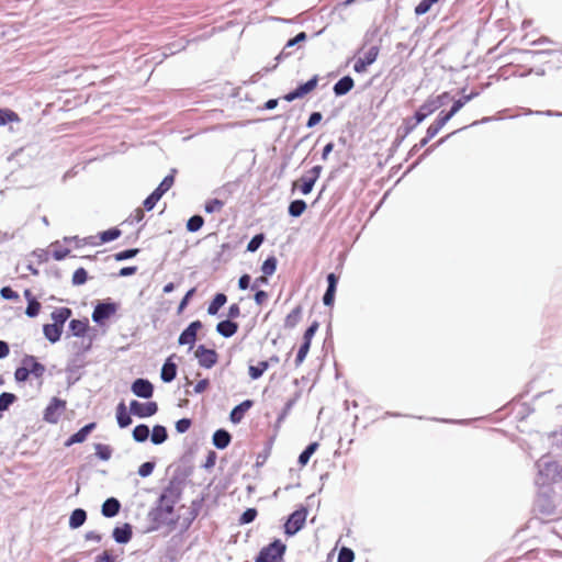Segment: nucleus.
I'll use <instances>...</instances> for the list:
<instances>
[{"mask_svg": "<svg viewBox=\"0 0 562 562\" xmlns=\"http://www.w3.org/2000/svg\"><path fill=\"white\" fill-rule=\"evenodd\" d=\"M551 50H539V52H531V50H518L514 49L509 53L510 60L506 61L505 64H502L498 66V69L496 72H494V79L496 80H507L513 76H516L518 66L514 64L517 55H526V54H549Z\"/></svg>", "mask_w": 562, "mask_h": 562, "instance_id": "nucleus-1", "label": "nucleus"}, {"mask_svg": "<svg viewBox=\"0 0 562 562\" xmlns=\"http://www.w3.org/2000/svg\"><path fill=\"white\" fill-rule=\"evenodd\" d=\"M450 99L449 92H443L437 97L428 98L415 112L414 119L416 124L422 123L427 116L436 112L439 108H441L447 100Z\"/></svg>", "mask_w": 562, "mask_h": 562, "instance_id": "nucleus-2", "label": "nucleus"}, {"mask_svg": "<svg viewBox=\"0 0 562 562\" xmlns=\"http://www.w3.org/2000/svg\"><path fill=\"white\" fill-rule=\"evenodd\" d=\"M175 173L176 169H172L171 172L162 179L154 192L144 201L145 211H151L161 196L172 188L175 183Z\"/></svg>", "mask_w": 562, "mask_h": 562, "instance_id": "nucleus-3", "label": "nucleus"}, {"mask_svg": "<svg viewBox=\"0 0 562 562\" xmlns=\"http://www.w3.org/2000/svg\"><path fill=\"white\" fill-rule=\"evenodd\" d=\"M284 552L285 544L277 539L260 550L255 562H279Z\"/></svg>", "mask_w": 562, "mask_h": 562, "instance_id": "nucleus-4", "label": "nucleus"}, {"mask_svg": "<svg viewBox=\"0 0 562 562\" xmlns=\"http://www.w3.org/2000/svg\"><path fill=\"white\" fill-rule=\"evenodd\" d=\"M306 518L307 508L304 506H300L289 516L288 520L285 521L284 533L286 536H294L305 526Z\"/></svg>", "mask_w": 562, "mask_h": 562, "instance_id": "nucleus-5", "label": "nucleus"}, {"mask_svg": "<svg viewBox=\"0 0 562 562\" xmlns=\"http://www.w3.org/2000/svg\"><path fill=\"white\" fill-rule=\"evenodd\" d=\"M321 171V166L313 167L312 169L306 171L300 179L294 181L293 188L297 189L303 194H308L312 191L316 180L318 179Z\"/></svg>", "mask_w": 562, "mask_h": 562, "instance_id": "nucleus-6", "label": "nucleus"}, {"mask_svg": "<svg viewBox=\"0 0 562 562\" xmlns=\"http://www.w3.org/2000/svg\"><path fill=\"white\" fill-rule=\"evenodd\" d=\"M317 329H318V323L315 321L305 330V333L303 335V342L300 346L296 357H295V367L296 368L300 367L304 362V360L310 351L312 338L314 337Z\"/></svg>", "mask_w": 562, "mask_h": 562, "instance_id": "nucleus-7", "label": "nucleus"}, {"mask_svg": "<svg viewBox=\"0 0 562 562\" xmlns=\"http://www.w3.org/2000/svg\"><path fill=\"white\" fill-rule=\"evenodd\" d=\"M65 409L66 401L59 397H53L44 411V420L50 424L58 423Z\"/></svg>", "mask_w": 562, "mask_h": 562, "instance_id": "nucleus-8", "label": "nucleus"}, {"mask_svg": "<svg viewBox=\"0 0 562 562\" xmlns=\"http://www.w3.org/2000/svg\"><path fill=\"white\" fill-rule=\"evenodd\" d=\"M195 357L199 364L203 368L210 369L216 364L218 355L214 349H209L203 345H200L195 350Z\"/></svg>", "mask_w": 562, "mask_h": 562, "instance_id": "nucleus-9", "label": "nucleus"}, {"mask_svg": "<svg viewBox=\"0 0 562 562\" xmlns=\"http://www.w3.org/2000/svg\"><path fill=\"white\" fill-rule=\"evenodd\" d=\"M317 82H318V77L314 76L312 79H310L305 83L300 85L295 90L286 93L283 97V99L288 102H292L295 99L303 98L306 94L311 93L313 90H315Z\"/></svg>", "mask_w": 562, "mask_h": 562, "instance_id": "nucleus-10", "label": "nucleus"}, {"mask_svg": "<svg viewBox=\"0 0 562 562\" xmlns=\"http://www.w3.org/2000/svg\"><path fill=\"white\" fill-rule=\"evenodd\" d=\"M130 409L132 414L140 418H145L155 415L158 411V405L156 402L139 403L137 401H132Z\"/></svg>", "mask_w": 562, "mask_h": 562, "instance_id": "nucleus-11", "label": "nucleus"}, {"mask_svg": "<svg viewBox=\"0 0 562 562\" xmlns=\"http://www.w3.org/2000/svg\"><path fill=\"white\" fill-rule=\"evenodd\" d=\"M379 55V47L372 46L369 48L368 52L364 53L363 57H360L356 60L353 65V70L356 72H364L367 70V67L371 64H373Z\"/></svg>", "mask_w": 562, "mask_h": 562, "instance_id": "nucleus-12", "label": "nucleus"}, {"mask_svg": "<svg viewBox=\"0 0 562 562\" xmlns=\"http://www.w3.org/2000/svg\"><path fill=\"white\" fill-rule=\"evenodd\" d=\"M202 328V323L200 321L192 322L179 336L180 345H190L192 346L196 340L198 330Z\"/></svg>", "mask_w": 562, "mask_h": 562, "instance_id": "nucleus-13", "label": "nucleus"}, {"mask_svg": "<svg viewBox=\"0 0 562 562\" xmlns=\"http://www.w3.org/2000/svg\"><path fill=\"white\" fill-rule=\"evenodd\" d=\"M131 389H132V392L136 396L143 397V398H150L154 393L153 384L148 380H145V379H136L132 383Z\"/></svg>", "mask_w": 562, "mask_h": 562, "instance_id": "nucleus-14", "label": "nucleus"}, {"mask_svg": "<svg viewBox=\"0 0 562 562\" xmlns=\"http://www.w3.org/2000/svg\"><path fill=\"white\" fill-rule=\"evenodd\" d=\"M116 312V306L113 303H99L92 313V319L95 323H101L102 321L109 318Z\"/></svg>", "mask_w": 562, "mask_h": 562, "instance_id": "nucleus-15", "label": "nucleus"}, {"mask_svg": "<svg viewBox=\"0 0 562 562\" xmlns=\"http://www.w3.org/2000/svg\"><path fill=\"white\" fill-rule=\"evenodd\" d=\"M447 122L448 121L442 116V113H440L438 117L435 120V122L430 124L429 127L427 128L425 137L420 139V147L427 145L428 142L432 139L441 131V128L447 124Z\"/></svg>", "mask_w": 562, "mask_h": 562, "instance_id": "nucleus-16", "label": "nucleus"}, {"mask_svg": "<svg viewBox=\"0 0 562 562\" xmlns=\"http://www.w3.org/2000/svg\"><path fill=\"white\" fill-rule=\"evenodd\" d=\"M95 423H90L82 427L80 430H78L76 434L71 435L68 440L65 442L66 447H70L75 443L83 442L89 434L95 428Z\"/></svg>", "mask_w": 562, "mask_h": 562, "instance_id": "nucleus-17", "label": "nucleus"}, {"mask_svg": "<svg viewBox=\"0 0 562 562\" xmlns=\"http://www.w3.org/2000/svg\"><path fill=\"white\" fill-rule=\"evenodd\" d=\"M252 406V401L246 400L239 405L235 406L231 412L229 419L234 424H238L244 418L246 412Z\"/></svg>", "mask_w": 562, "mask_h": 562, "instance_id": "nucleus-18", "label": "nucleus"}, {"mask_svg": "<svg viewBox=\"0 0 562 562\" xmlns=\"http://www.w3.org/2000/svg\"><path fill=\"white\" fill-rule=\"evenodd\" d=\"M23 364L29 368V374L41 378L45 372V367L40 363L33 356H26L23 359Z\"/></svg>", "mask_w": 562, "mask_h": 562, "instance_id": "nucleus-19", "label": "nucleus"}, {"mask_svg": "<svg viewBox=\"0 0 562 562\" xmlns=\"http://www.w3.org/2000/svg\"><path fill=\"white\" fill-rule=\"evenodd\" d=\"M216 330L220 335L223 337H232L234 336L238 330V324L235 322H232L231 319L222 321L216 325Z\"/></svg>", "mask_w": 562, "mask_h": 562, "instance_id": "nucleus-20", "label": "nucleus"}, {"mask_svg": "<svg viewBox=\"0 0 562 562\" xmlns=\"http://www.w3.org/2000/svg\"><path fill=\"white\" fill-rule=\"evenodd\" d=\"M353 86V79L350 76H345L335 83L334 92L336 95H344L347 94Z\"/></svg>", "mask_w": 562, "mask_h": 562, "instance_id": "nucleus-21", "label": "nucleus"}, {"mask_svg": "<svg viewBox=\"0 0 562 562\" xmlns=\"http://www.w3.org/2000/svg\"><path fill=\"white\" fill-rule=\"evenodd\" d=\"M116 419L121 428H125L132 424V418L124 402L116 406Z\"/></svg>", "mask_w": 562, "mask_h": 562, "instance_id": "nucleus-22", "label": "nucleus"}, {"mask_svg": "<svg viewBox=\"0 0 562 562\" xmlns=\"http://www.w3.org/2000/svg\"><path fill=\"white\" fill-rule=\"evenodd\" d=\"M43 333L46 339L54 344L60 339L63 328L56 324H46L43 327Z\"/></svg>", "mask_w": 562, "mask_h": 562, "instance_id": "nucleus-23", "label": "nucleus"}, {"mask_svg": "<svg viewBox=\"0 0 562 562\" xmlns=\"http://www.w3.org/2000/svg\"><path fill=\"white\" fill-rule=\"evenodd\" d=\"M50 316L54 321L53 324L64 328V324L71 316V310L69 307H59L53 311Z\"/></svg>", "mask_w": 562, "mask_h": 562, "instance_id": "nucleus-24", "label": "nucleus"}, {"mask_svg": "<svg viewBox=\"0 0 562 562\" xmlns=\"http://www.w3.org/2000/svg\"><path fill=\"white\" fill-rule=\"evenodd\" d=\"M231 435L224 429H218L213 435V445L217 449H225L231 442Z\"/></svg>", "mask_w": 562, "mask_h": 562, "instance_id": "nucleus-25", "label": "nucleus"}, {"mask_svg": "<svg viewBox=\"0 0 562 562\" xmlns=\"http://www.w3.org/2000/svg\"><path fill=\"white\" fill-rule=\"evenodd\" d=\"M113 538L119 543H126L132 538V529L128 524H125L123 527H116L113 530Z\"/></svg>", "mask_w": 562, "mask_h": 562, "instance_id": "nucleus-26", "label": "nucleus"}, {"mask_svg": "<svg viewBox=\"0 0 562 562\" xmlns=\"http://www.w3.org/2000/svg\"><path fill=\"white\" fill-rule=\"evenodd\" d=\"M536 510L544 517H550L555 514V507L547 498L540 496L536 501Z\"/></svg>", "mask_w": 562, "mask_h": 562, "instance_id": "nucleus-27", "label": "nucleus"}, {"mask_svg": "<svg viewBox=\"0 0 562 562\" xmlns=\"http://www.w3.org/2000/svg\"><path fill=\"white\" fill-rule=\"evenodd\" d=\"M302 312H303V308L301 305H297L296 307H294L286 315V317L284 319V327L289 328V329L294 328L300 323V321L302 318Z\"/></svg>", "mask_w": 562, "mask_h": 562, "instance_id": "nucleus-28", "label": "nucleus"}, {"mask_svg": "<svg viewBox=\"0 0 562 562\" xmlns=\"http://www.w3.org/2000/svg\"><path fill=\"white\" fill-rule=\"evenodd\" d=\"M177 375V366L171 361V359H167L161 368V380L164 382H171Z\"/></svg>", "mask_w": 562, "mask_h": 562, "instance_id": "nucleus-29", "label": "nucleus"}, {"mask_svg": "<svg viewBox=\"0 0 562 562\" xmlns=\"http://www.w3.org/2000/svg\"><path fill=\"white\" fill-rule=\"evenodd\" d=\"M120 507V502L116 498H108L102 505V514L105 517H114L117 515Z\"/></svg>", "mask_w": 562, "mask_h": 562, "instance_id": "nucleus-30", "label": "nucleus"}, {"mask_svg": "<svg viewBox=\"0 0 562 562\" xmlns=\"http://www.w3.org/2000/svg\"><path fill=\"white\" fill-rule=\"evenodd\" d=\"M89 323L88 319H72L69 323V329L74 336L82 337L85 336L88 329Z\"/></svg>", "mask_w": 562, "mask_h": 562, "instance_id": "nucleus-31", "label": "nucleus"}, {"mask_svg": "<svg viewBox=\"0 0 562 562\" xmlns=\"http://www.w3.org/2000/svg\"><path fill=\"white\" fill-rule=\"evenodd\" d=\"M121 236V231L119 228H110L100 233L99 241H88L90 245H100L103 243L112 241Z\"/></svg>", "mask_w": 562, "mask_h": 562, "instance_id": "nucleus-32", "label": "nucleus"}, {"mask_svg": "<svg viewBox=\"0 0 562 562\" xmlns=\"http://www.w3.org/2000/svg\"><path fill=\"white\" fill-rule=\"evenodd\" d=\"M227 302V296L224 293H217L212 302L209 304L207 313L216 315L222 306Z\"/></svg>", "mask_w": 562, "mask_h": 562, "instance_id": "nucleus-33", "label": "nucleus"}, {"mask_svg": "<svg viewBox=\"0 0 562 562\" xmlns=\"http://www.w3.org/2000/svg\"><path fill=\"white\" fill-rule=\"evenodd\" d=\"M305 40H306L305 32H301L295 37L289 40L288 43L285 44V46L283 47V49L281 50L279 58L289 57L291 55V52L289 50V48L295 46L297 43L304 42Z\"/></svg>", "mask_w": 562, "mask_h": 562, "instance_id": "nucleus-34", "label": "nucleus"}, {"mask_svg": "<svg viewBox=\"0 0 562 562\" xmlns=\"http://www.w3.org/2000/svg\"><path fill=\"white\" fill-rule=\"evenodd\" d=\"M471 99L470 95H465L453 102L451 109L448 112H441L442 116L449 121L451 120L462 108L463 105Z\"/></svg>", "mask_w": 562, "mask_h": 562, "instance_id": "nucleus-35", "label": "nucleus"}, {"mask_svg": "<svg viewBox=\"0 0 562 562\" xmlns=\"http://www.w3.org/2000/svg\"><path fill=\"white\" fill-rule=\"evenodd\" d=\"M87 519V514L83 509L77 508L75 509L69 518V526L71 528H78L83 525Z\"/></svg>", "mask_w": 562, "mask_h": 562, "instance_id": "nucleus-36", "label": "nucleus"}, {"mask_svg": "<svg viewBox=\"0 0 562 562\" xmlns=\"http://www.w3.org/2000/svg\"><path fill=\"white\" fill-rule=\"evenodd\" d=\"M24 294L29 299V304H27L25 314L29 317L37 316L40 311H41V303L37 302L34 297L31 299V291L30 290H26Z\"/></svg>", "mask_w": 562, "mask_h": 562, "instance_id": "nucleus-37", "label": "nucleus"}, {"mask_svg": "<svg viewBox=\"0 0 562 562\" xmlns=\"http://www.w3.org/2000/svg\"><path fill=\"white\" fill-rule=\"evenodd\" d=\"M167 438H168V434L164 426L156 425L153 428L151 438H150L153 443L160 445V443L165 442L167 440Z\"/></svg>", "mask_w": 562, "mask_h": 562, "instance_id": "nucleus-38", "label": "nucleus"}, {"mask_svg": "<svg viewBox=\"0 0 562 562\" xmlns=\"http://www.w3.org/2000/svg\"><path fill=\"white\" fill-rule=\"evenodd\" d=\"M269 368L268 361H260L257 366H249L248 373L252 380L259 379Z\"/></svg>", "mask_w": 562, "mask_h": 562, "instance_id": "nucleus-39", "label": "nucleus"}, {"mask_svg": "<svg viewBox=\"0 0 562 562\" xmlns=\"http://www.w3.org/2000/svg\"><path fill=\"white\" fill-rule=\"evenodd\" d=\"M19 121L20 117L14 111L0 108V125H5L7 123Z\"/></svg>", "mask_w": 562, "mask_h": 562, "instance_id": "nucleus-40", "label": "nucleus"}, {"mask_svg": "<svg viewBox=\"0 0 562 562\" xmlns=\"http://www.w3.org/2000/svg\"><path fill=\"white\" fill-rule=\"evenodd\" d=\"M149 436V428L146 425H137L133 430V438L137 442H144Z\"/></svg>", "mask_w": 562, "mask_h": 562, "instance_id": "nucleus-41", "label": "nucleus"}, {"mask_svg": "<svg viewBox=\"0 0 562 562\" xmlns=\"http://www.w3.org/2000/svg\"><path fill=\"white\" fill-rule=\"evenodd\" d=\"M50 252H52V257L55 260H63L64 258H66L69 255L70 250L68 248L60 246L58 243H55V244H52V246H50Z\"/></svg>", "mask_w": 562, "mask_h": 562, "instance_id": "nucleus-42", "label": "nucleus"}, {"mask_svg": "<svg viewBox=\"0 0 562 562\" xmlns=\"http://www.w3.org/2000/svg\"><path fill=\"white\" fill-rule=\"evenodd\" d=\"M276 270H277V258L271 256L263 261V263L261 266V271L266 276H272L276 272Z\"/></svg>", "mask_w": 562, "mask_h": 562, "instance_id": "nucleus-43", "label": "nucleus"}, {"mask_svg": "<svg viewBox=\"0 0 562 562\" xmlns=\"http://www.w3.org/2000/svg\"><path fill=\"white\" fill-rule=\"evenodd\" d=\"M318 447L317 442H312L306 447V449L300 454L299 457V463L301 465H305L308 460L311 459L312 454L316 451Z\"/></svg>", "mask_w": 562, "mask_h": 562, "instance_id": "nucleus-44", "label": "nucleus"}, {"mask_svg": "<svg viewBox=\"0 0 562 562\" xmlns=\"http://www.w3.org/2000/svg\"><path fill=\"white\" fill-rule=\"evenodd\" d=\"M88 279V273L86 271L85 268H78L77 270H75L74 274H72V284L74 285H81L83 283H86Z\"/></svg>", "mask_w": 562, "mask_h": 562, "instance_id": "nucleus-45", "label": "nucleus"}, {"mask_svg": "<svg viewBox=\"0 0 562 562\" xmlns=\"http://www.w3.org/2000/svg\"><path fill=\"white\" fill-rule=\"evenodd\" d=\"M257 515L258 512L256 508H248L241 514L238 521L240 525L250 524L256 519Z\"/></svg>", "mask_w": 562, "mask_h": 562, "instance_id": "nucleus-46", "label": "nucleus"}, {"mask_svg": "<svg viewBox=\"0 0 562 562\" xmlns=\"http://www.w3.org/2000/svg\"><path fill=\"white\" fill-rule=\"evenodd\" d=\"M204 223V220L200 215H193L187 223V228L190 232H198Z\"/></svg>", "mask_w": 562, "mask_h": 562, "instance_id": "nucleus-47", "label": "nucleus"}, {"mask_svg": "<svg viewBox=\"0 0 562 562\" xmlns=\"http://www.w3.org/2000/svg\"><path fill=\"white\" fill-rule=\"evenodd\" d=\"M111 453H112V450L109 446L102 445V443L95 445V454L101 460H109L111 458Z\"/></svg>", "mask_w": 562, "mask_h": 562, "instance_id": "nucleus-48", "label": "nucleus"}, {"mask_svg": "<svg viewBox=\"0 0 562 562\" xmlns=\"http://www.w3.org/2000/svg\"><path fill=\"white\" fill-rule=\"evenodd\" d=\"M355 560V553L350 548L342 547L338 554L337 562H352Z\"/></svg>", "mask_w": 562, "mask_h": 562, "instance_id": "nucleus-49", "label": "nucleus"}, {"mask_svg": "<svg viewBox=\"0 0 562 562\" xmlns=\"http://www.w3.org/2000/svg\"><path fill=\"white\" fill-rule=\"evenodd\" d=\"M15 395L12 393H2L0 395V412L8 409V407L15 401Z\"/></svg>", "mask_w": 562, "mask_h": 562, "instance_id": "nucleus-50", "label": "nucleus"}, {"mask_svg": "<svg viewBox=\"0 0 562 562\" xmlns=\"http://www.w3.org/2000/svg\"><path fill=\"white\" fill-rule=\"evenodd\" d=\"M138 251L139 250L137 248L126 249V250H123V251L114 254V259L116 261H122V260H125V259H130V258L135 257L138 254Z\"/></svg>", "mask_w": 562, "mask_h": 562, "instance_id": "nucleus-51", "label": "nucleus"}, {"mask_svg": "<svg viewBox=\"0 0 562 562\" xmlns=\"http://www.w3.org/2000/svg\"><path fill=\"white\" fill-rule=\"evenodd\" d=\"M195 293V288H192L190 289L186 295L182 297V300L180 301L179 303V306H178V310H177V313L178 315L182 314V312L184 311V308L188 306L189 304V301L190 299L194 295Z\"/></svg>", "mask_w": 562, "mask_h": 562, "instance_id": "nucleus-52", "label": "nucleus"}, {"mask_svg": "<svg viewBox=\"0 0 562 562\" xmlns=\"http://www.w3.org/2000/svg\"><path fill=\"white\" fill-rule=\"evenodd\" d=\"M263 239H265V236L262 234L255 235L251 238V240L248 243L247 250L251 251V252L256 251L262 244Z\"/></svg>", "mask_w": 562, "mask_h": 562, "instance_id": "nucleus-53", "label": "nucleus"}, {"mask_svg": "<svg viewBox=\"0 0 562 562\" xmlns=\"http://www.w3.org/2000/svg\"><path fill=\"white\" fill-rule=\"evenodd\" d=\"M434 3L429 0H422L415 8V13L422 15L427 13Z\"/></svg>", "mask_w": 562, "mask_h": 562, "instance_id": "nucleus-54", "label": "nucleus"}, {"mask_svg": "<svg viewBox=\"0 0 562 562\" xmlns=\"http://www.w3.org/2000/svg\"><path fill=\"white\" fill-rule=\"evenodd\" d=\"M154 468H155L154 462H145L138 468V474L142 477H146L153 473Z\"/></svg>", "mask_w": 562, "mask_h": 562, "instance_id": "nucleus-55", "label": "nucleus"}, {"mask_svg": "<svg viewBox=\"0 0 562 562\" xmlns=\"http://www.w3.org/2000/svg\"><path fill=\"white\" fill-rule=\"evenodd\" d=\"M327 282H328V288H327L326 292L330 293L335 296L338 278L336 277L335 273H329L327 276Z\"/></svg>", "mask_w": 562, "mask_h": 562, "instance_id": "nucleus-56", "label": "nucleus"}, {"mask_svg": "<svg viewBox=\"0 0 562 562\" xmlns=\"http://www.w3.org/2000/svg\"><path fill=\"white\" fill-rule=\"evenodd\" d=\"M29 375H30L29 368L24 364H23V367L18 368L14 373L15 380L19 382L26 381Z\"/></svg>", "mask_w": 562, "mask_h": 562, "instance_id": "nucleus-57", "label": "nucleus"}, {"mask_svg": "<svg viewBox=\"0 0 562 562\" xmlns=\"http://www.w3.org/2000/svg\"><path fill=\"white\" fill-rule=\"evenodd\" d=\"M191 419L189 418H182V419H179L177 423H176V429L178 432H186L189 430V428L191 427Z\"/></svg>", "mask_w": 562, "mask_h": 562, "instance_id": "nucleus-58", "label": "nucleus"}, {"mask_svg": "<svg viewBox=\"0 0 562 562\" xmlns=\"http://www.w3.org/2000/svg\"><path fill=\"white\" fill-rule=\"evenodd\" d=\"M0 294L5 300H16L19 299V294L12 290L10 286H4L1 289Z\"/></svg>", "mask_w": 562, "mask_h": 562, "instance_id": "nucleus-59", "label": "nucleus"}, {"mask_svg": "<svg viewBox=\"0 0 562 562\" xmlns=\"http://www.w3.org/2000/svg\"><path fill=\"white\" fill-rule=\"evenodd\" d=\"M268 293L266 291H262V290H259L255 293V302L258 304V305H262L265 304L267 301H268Z\"/></svg>", "mask_w": 562, "mask_h": 562, "instance_id": "nucleus-60", "label": "nucleus"}, {"mask_svg": "<svg viewBox=\"0 0 562 562\" xmlns=\"http://www.w3.org/2000/svg\"><path fill=\"white\" fill-rule=\"evenodd\" d=\"M305 209L306 203L303 200H295L289 206V211H305Z\"/></svg>", "mask_w": 562, "mask_h": 562, "instance_id": "nucleus-61", "label": "nucleus"}, {"mask_svg": "<svg viewBox=\"0 0 562 562\" xmlns=\"http://www.w3.org/2000/svg\"><path fill=\"white\" fill-rule=\"evenodd\" d=\"M209 386H210V381L207 379L200 380L194 386V392L203 393Z\"/></svg>", "mask_w": 562, "mask_h": 562, "instance_id": "nucleus-62", "label": "nucleus"}, {"mask_svg": "<svg viewBox=\"0 0 562 562\" xmlns=\"http://www.w3.org/2000/svg\"><path fill=\"white\" fill-rule=\"evenodd\" d=\"M322 120V114L319 112H313L310 115V119L307 121V126L313 127L314 125L318 124Z\"/></svg>", "mask_w": 562, "mask_h": 562, "instance_id": "nucleus-63", "label": "nucleus"}, {"mask_svg": "<svg viewBox=\"0 0 562 562\" xmlns=\"http://www.w3.org/2000/svg\"><path fill=\"white\" fill-rule=\"evenodd\" d=\"M95 562H115V561L109 551H103L102 554L97 557Z\"/></svg>", "mask_w": 562, "mask_h": 562, "instance_id": "nucleus-64", "label": "nucleus"}]
</instances>
